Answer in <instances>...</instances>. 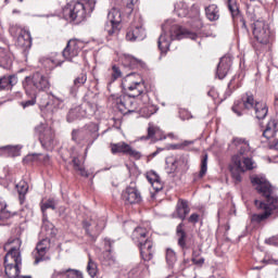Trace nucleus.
<instances>
[{
  "instance_id": "obj_1",
  "label": "nucleus",
  "mask_w": 278,
  "mask_h": 278,
  "mask_svg": "<svg viewBox=\"0 0 278 278\" xmlns=\"http://www.w3.org/2000/svg\"><path fill=\"white\" fill-rule=\"evenodd\" d=\"M252 185L255 186L258 194L265 198V201L255 200V207L263 213L253 214V223H264L268 220L269 216H277L278 214V197L273 195V186L266 178L261 176H254L251 178Z\"/></svg>"
},
{
  "instance_id": "obj_2",
  "label": "nucleus",
  "mask_w": 278,
  "mask_h": 278,
  "mask_svg": "<svg viewBox=\"0 0 278 278\" xmlns=\"http://www.w3.org/2000/svg\"><path fill=\"white\" fill-rule=\"evenodd\" d=\"M134 77L136 74H128L123 81L124 88L132 93L116 99L117 109L122 114H134L140 110L136 97H140L144 92V83L142 80L134 81Z\"/></svg>"
},
{
  "instance_id": "obj_3",
  "label": "nucleus",
  "mask_w": 278,
  "mask_h": 278,
  "mask_svg": "<svg viewBox=\"0 0 278 278\" xmlns=\"http://www.w3.org/2000/svg\"><path fill=\"white\" fill-rule=\"evenodd\" d=\"M163 33L159 37V49L161 53H168V49H170V42L173 40H181L184 38H190L191 40H197L199 36L194 33L187 30L186 28H181L179 25H169L168 22L163 24L162 26Z\"/></svg>"
},
{
  "instance_id": "obj_4",
  "label": "nucleus",
  "mask_w": 278,
  "mask_h": 278,
  "mask_svg": "<svg viewBox=\"0 0 278 278\" xmlns=\"http://www.w3.org/2000/svg\"><path fill=\"white\" fill-rule=\"evenodd\" d=\"M96 5L97 1L94 0L73 1L63 9V15L66 21H72L79 25V23H84L86 18H89L90 14L94 12Z\"/></svg>"
},
{
  "instance_id": "obj_5",
  "label": "nucleus",
  "mask_w": 278,
  "mask_h": 278,
  "mask_svg": "<svg viewBox=\"0 0 278 278\" xmlns=\"http://www.w3.org/2000/svg\"><path fill=\"white\" fill-rule=\"evenodd\" d=\"M15 244L11 247L9 253L4 256V274L8 278H18L21 268H23V258L21 257V239L15 238L9 241L8 244Z\"/></svg>"
},
{
  "instance_id": "obj_6",
  "label": "nucleus",
  "mask_w": 278,
  "mask_h": 278,
  "mask_svg": "<svg viewBox=\"0 0 278 278\" xmlns=\"http://www.w3.org/2000/svg\"><path fill=\"white\" fill-rule=\"evenodd\" d=\"M23 88L26 94H38V92H47L51 88V81L47 75L37 72L25 77Z\"/></svg>"
},
{
  "instance_id": "obj_7",
  "label": "nucleus",
  "mask_w": 278,
  "mask_h": 278,
  "mask_svg": "<svg viewBox=\"0 0 278 278\" xmlns=\"http://www.w3.org/2000/svg\"><path fill=\"white\" fill-rule=\"evenodd\" d=\"M99 138V125L96 123H89L80 130L72 131V140L76 144H87L86 151H88L94 141Z\"/></svg>"
},
{
  "instance_id": "obj_8",
  "label": "nucleus",
  "mask_w": 278,
  "mask_h": 278,
  "mask_svg": "<svg viewBox=\"0 0 278 278\" xmlns=\"http://www.w3.org/2000/svg\"><path fill=\"white\" fill-rule=\"evenodd\" d=\"M253 168H255V162L253 161V159L244 157L242 165V161H240V157L238 155L232 156L230 173L235 181H237L238 184L242 181V173H244L245 170H253Z\"/></svg>"
},
{
  "instance_id": "obj_9",
  "label": "nucleus",
  "mask_w": 278,
  "mask_h": 278,
  "mask_svg": "<svg viewBox=\"0 0 278 278\" xmlns=\"http://www.w3.org/2000/svg\"><path fill=\"white\" fill-rule=\"evenodd\" d=\"M35 132L38 135L43 149H53V144L55 142V130L45 124H39L35 127Z\"/></svg>"
},
{
  "instance_id": "obj_10",
  "label": "nucleus",
  "mask_w": 278,
  "mask_h": 278,
  "mask_svg": "<svg viewBox=\"0 0 278 278\" xmlns=\"http://www.w3.org/2000/svg\"><path fill=\"white\" fill-rule=\"evenodd\" d=\"M252 31L255 40L261 45H268L270 41V28L268 24L262 20H257L252 24Z\"/></svg>"
},
{
  "instance_id": "obj_11",
  "label": "nucleus",
  "mask_w": 278,
  "mask_h": 278,
  "mask_svg": "<svg viewBox=\"0 0 278 278\" xmlns=\"http://www.w3.org/2000/svg\"><path fill=\"white\" fill-rule=\"evenodd\" d=\"M85 43L78 39H71L66 47L64 48L62 55L67 62H73L79 53H81V49H84Z\"/></svg>"
},
{
  "instance_id": "obj_12",
  "label": "nucleus",
  "mask_w": 278,
  "mask_h": 278,
  "mask_svg": "<svg viewBox=\"0 0 278 278\" xmlns=\"http://www.w3.org/2000/svg\"><path fill=\"white\" fill-rule=\"evenodd\" d=\"M60 103H62L61 99L49 93H42L38 101L41 112H50V114L58 110Z\"/></svg>"
},
{
  "instance_id": "obj_13",
  "label": "nucleus",
  "mask_w": 278,
  "mask_h": 278,
  "mask_svg": "<svg viewBox=\"0 0 278 278\" xmlns=\"http://www.w3.org/2000/svg\"><path fill=\"white\" fill-rule=\"evenodd\" d=\"M49 249H51V239L49 238H43L37 243L36 249L33 252L35 264H40V262H47V260H49V256H47Z\"/></svg>"
},
{
  "instance_id": "obj_14",
  "label": "nucleus",
  "mask_w": 278,
  "mask_h": 278,
  "mask_svg": "<svg viewBox=\"0 0 278 278\" xmlns=\"http://www.w3.org/2000/svg\"><path fill=\"white\" fill-rule=\"evenodd\" d=\"M110 149L113 155H116L117 153H123L124 155L135 157V160H140V157H142V154H140L139 151L134 150V148H131V146H129L125 141L118 143H111Z\"/></svg>"
},
{
  "instance_id": "obj_15",
  "label": "nucleus",
  "mask_w": 278,
  "mask_h": 278,
  "mask_svg": "<svg viewBox=\"0 0 278 278\" xmlns=\"http://www.w3.org/2000/svg\"><path fill=\"white\" fill-rule=\"evenodd\" d=\"M255 108V98L253 94L247 92L242 96L241 100H237L232 106V112L237 116H242V110H253Z\"/></svg>"
},
{
  "instance_id": "obj_16",
  "label": "nucleus",
  "mask_w": 278,
  "mask_h": 278,
  "mask_svg": "<svg viewBox=\"0 0 278 278\" xmlns=\"http://www.w3.org/2000/svg\"><path fill=\"white\" fill-rule=\"evenodd\" d=\"M147 38V31L142 24L132 23L126 33V40L129 42H136V40H144Z\"/></svg>"
},
{
  "instance_id": "obj_17",
  "label": "nucleus",
  "mask_w": 278,
  "mask_h": 278,
  "mask_svg": "<svg viewBox=\"0 0 278 278\" xmlns=\"http://www.w3.org/2000/svg\"><path fill=\"white\" fill-rule=\"evenodd\" d=\"M108 21L111 23V29H109V36H114L117 31L121 30V23L123 21L121 11L116 8H113L109 11Z\"/></svg>"
},
{
  "instance_id": "obj_18",
  "label": "nucleus",
  "mask_w": 278,
  "mask_h": 278,
  "mask_svg": "<svg viewBox=\"0 0 278 278\" xmlns=\"http://www.w3.org/2000/svg\"><path fill=\"white\" fill-rule=\"evenodd\" d=\"M15 45L22 50L23 56L27 59L29 49H31V33H29V30L24 31L17 37Z\"/></svg>"
},
{
  "instance_id": "obj_19",
  "label": "nucleus",
  "mask_w": 278,
  "mask_h": 278,
  "mask_svg": "<svg viewBox=\"0 0 278 278\" xmlns=\"http://www.w3.org/2000/svg\"><path fill=\"white\" fill-rule=\"evenodd\" d=\"M123 201L128 205H134L142 201V195L136 187H127L122 193Z\"/></svg>"
},
{
  "instance_id": "obj_20",
  "label": "nucleus",
  "mask_w": 278,
  "mask_h": 278,
  "mask_svg": "<svg viewBox=\"0 0 278 278\" xmlns=\"http://www.w3.org/2000/svg\"><path fill=\"white\" fill-rule=\"evenodd\" d=\"M231 64H233V59L229 55H224L219 60L216 72L218 79H225L227 77V73L231 70Z\"/></svg>"
},
{
  "instance_id": "obj_21",
  "label": "nucleus",
  "mask_w": 278,
  "mask_h": 278,
  "mask_svg": "<svg viewBox=\"0 0 278 278\" xmlns=\"http://www.w3.org/2000/svg\"><path fill=\"white\" fill-rule=\"evenodd\" d=\"M226 5L231 14L232 21L236 23V21H240L242 27L247 28V22L244 21V17L240 14V8L238 7V2L236 0H227Z\"/></svg>"
},
{
  "instance_id": "obj_22",
  "label": "nucleus",
  "mask_w": 278,
  "mask_h": 278,
  "mask_svg": "<svg viewBox=\"0 0 278 278\" xmlns=\"http://www.w3.org/2000/svg\"><path fill=\"white\" fill-rule=\"evenodd\" d=\"M83 227L86 229V232L89 236H99L101 231H103V228L105 227V223L103 222H94V220H85L83 222Z\"/></svg>"
},
{
  "instance_id": "obj_23",
  "label": "nucleus",
  "mask_w": 278,
  "mask_h": 278,
  "mask_svg": "<svg viewBox=\"0 0 278 278\" xmlns=\"http://www.w3.org/2000/svg\"><path fill=\"white\" fill-rule=\"evenodd\" d=\"M139 249L143 262H151V260H153V241H151V239H146L144 243L139 245Z\"/></svg>"
},
{
  "instance_id": "obj_24",
  "label": "nucleus",
  "mask_w": 278,
  "mask_h": 278,
  "mask_svg": "<svg viewBox=\"0 0 278 278\" xmlns=\"http://www.w3.org/2000/svg\"><path fill=\"white\" fill-rule=\"evenodd\" d=\"M0 66L7 71L12 68V54L8 48L0 47Z\"/></svg>"
},
{
  "instance_id": "obj_25",
  "label": "nucleus",
  "mask_w": 278,
  "mask_h": 278,
  "mask_svg": "<svg viewBox=\"0 0 278 278\" xmlns=\"http://www.w3.org/2000/svg\"><path fill=\"white\" fill-rule=\"evenodd\" d=\"M132 240L138 244V247L144 244V240H149V231L146 228L137 227L132 231Z\"/></svg>"
},
{
  "instance_id": "obj_26",
  "label": "nucleus",
  "mask_w": 278,
  "mask_h": 278,
  "mask_svg": "<svg viewBox=\"0 0 278 278\" xmlns=\"http://www.w3.org/2000/svg\"><path fill=\"white\" fill-rule=\"evenodd\" d=\"M80 109V114L83 118H90V116H94V112H97V104L94 102H85L78 106Z\"/></svg>"
},
{
  "instance_id": "obj_27",
  "label": "nucleus",
  "mask_w": 278,
  "mask_h": 278,
  "mask_svg": "<svg viewBox=\"0 0 278 278\" xmlns=\"http://www.w3.org/2000/svg\"><path fill=\"white\" fill-rule=\"evenodd\" d=\"M64 275L66 276V278H84V275L81 274V271L77 269H71V268L62 269L60 271L54 270L51 278H62L64 277Z\"/></svg>"
},
{
  "instance_id": "obj_28",
  "label": "nucleus",
  "mask_w": 278,
  "mask_h": 278,
  "mask_svg": "<svg viewBox=\"0 0 278 278\" xmlns=\"http://www.w3.org/2000/svg\"><path fill=\"white\" fill-rule=\"evenodd\" d=\"M64 275L66 276V278H84V275L81 274V271L77 269H71V268L62 269L60 271L54 270L51 278H62L64 277Z\"/></svg>"
},
{
  "instance_id": "obj_29",
  "label": "nucleus",
  "mask_w": 278,
  "mask_h": 278,
  "mask_svg": "<svg viewBox=\"0 0 278 278\" xmlns=\"http://www.w3.org/2000/svg\"><path fill=\"white\" fill-rule=\"evenodd\" d=\"M177 218L180 220H186L188 214H190V206H188V201L179 199L176 205Z\"/></svg>"
},
{
  "instance_id": "obj_30",
  "label": "nucleus",
  "mask_w": 278,
  "mask_h": 278,
  "mask_svg": "<svg viewBox=\"0 0 278 278\" xmlns=\"http://www.w3.org/2000/svg\"><path fill=\"white\" fill-rule=\"evenodd\" d=\"M232 144L239 149V155H247L251 151V146L244 138L236 137L232 139Z\"/></svg>"
},
{
  "instance_id": "obj_31",
  "label": "nucleus",
  "mask_w": 278,
  "mask_h": 278,
  "mask_svg": "<svg viewBox=\"0 0 278 278\" xmlns=\"http://www.w3.org/2000/svg\"><path fill=\"white\" fill-rule=\"evenodd\" d=\"M18 84V78L15 75L3 76L0 78V90H12Z\"/></svg>"
},
{
  "instance_id": "obj_32",
  "label": "nucleus",
  "mask_w": 278,
  "mask_h": 278,
  "mask_svg": "<svg viewBox=\"0 0 278 278\" xmlns=\"http://www.w3.org/2000/svg\"><path fill=\"white\" fill-rule=\"evenodd\" d=\"M41 233L48 239L54 238V236H55V228H54L53 224H51V222L47 220V215H43Z\"/></svg>"
},
{
  "instance_id": "obj_33",
  "label": "nucleus",
  "mask_w": 278,
  "mask_h": 278,
  "mask_svg": "<svg viewBox=\"0 0 278 278\" xmlns=\"http://www.w3.org/2000/svg\"><path fill=\"white\" fill-rule=\"evenodd\" d=\"M205 15H206V18L212 23L214 21H218V18H220V10L218 9V5L210 4L208 7H206Z\"/></svg>"
},
{
  "instance_id": "obj_34",
  "label": "nucleus",
  "mask_w": 278,
  "mask_h": 278,
  "mask_svg": "<svg viewBox=\"0 0 278 278\" xmlns=\"http://www.w3.org/2000/svg\"><path fill=\"white\" fill-rule=\"evenodd\" d=\"M277 134V121L270 119L265 130L263 131V138H266V140H270V138H275Z\"/></svg>"
},
{
  "instance_id": "obj_35",
  "label": "nucleus",
  "mask_w": 278,
  "mask_h": 278,
  "mask_svg": "<svg viewBox=\"0 0 278 278\" xmlns=\"http://www.w3.org/2000/svg\"><path fill=\"white\" fill-rule=\"evenodd\" d=\"M72 164H73L74 170L79 173L81 177H89V174L86 170V167L84 166V160L79 159V156H74L72 160Z\"/></svg>"
},
{
  "instance_id": "obj_36",
  "label": "nucleus",
  "mask_w": 278,
  "mask_h": 278,
  "mask_svg": "<svg viewBox=\"0 0 278 278\" xmlns=\"http://www.w3.org/2000/svg\"><path fill=\"white\" fill-rule=\"evenodd\" d=\"M255 116L258 121L266 118L268 115V106L263 102H255L254 104Z\"/></svg>"
},
{
  "instance_id": "obj_37",
  "label": "nucleus",
  "mask_w": 278,
  "mask_h": 278,
  "mask_svg": "<svg viewBox=\"0 0 278 278\" xmlns=\"http://www.w3.org/2000/svg\"><path fill=\"white\" fill-rule=\"evenodd\" d=\"M176 236L178 238V247L180 249H186V238H188V235L186 233V230L184 229V223H180L177 226Z\"/></svg>"
},
{
  "instance_id": "obj_38",
  "label": "nucleus",
  "mask_w": 278,
  "mask_h": 278,
  "mask_svg": "<svg viewBox=\"0 0 278 278\" xmlns=\"http://www.w3.org/2000/svg\"><path fill=\"white\" fill-rule=\"evenodd\" d=\"M174 12L180 18H186V16L190 14V8H188V4L186 2L180 1L175 4Z\"/></svg>"
},
{
  "instance_id": "obj_39",
  "label": "nucleus",
  "mask_w": 278,
  "mask_h": 278,
  "mask_svg": "<svg viewBox=\"0 0 278 278\" xmlns=\"http://www.w3.org/2000/svg\"><path fill=\"white\" fill-rule=\"evenodd\" d=\"M16 190L18 192L20 203H25V194H27V191L29 190V185H27L25 180H22L16 185Z\"/></svg>"
},
{
  "instance_id": "obj_40",
  "label": "nucleus",
  "mask_w": 278,
  "mask_h": 278,
  "mask_svg": "<svg viewBox=\"0 0 278 278\" xmlns=\"http://www.w3.org/2000/svg\"><path fill=\"white\" fill-rule=\"evenodd\" d=\"M86 81H88V76L85 73H81L74 79V88L71 90V94H75V92H77V88H81Z\"/></svg>"
},
{
  "instance_id": "obj_41",
  "label": "nucleus",
  "mask_w": 278,
  "mask_h": 278,
  "mask_svg": "<svg viewBox=\"0 0 278 278\" xmlns=\"http://www.w3.org/2000/svg\"><path fill=\"white\" fill-rule=\"evenodd\" d=\"M160 134H162V130L160 129V127H157L153 124H149L148 136L141 137V140H149L151 138H157L156 136H160Z\"/></svg>"
},
{
  "instance_id": "obj_42",
  "label": "nucleus",
  "mask_w": 278,
  "mask_h": 278,
  "mask_svg": "<svg viewBox=\"0 0 278 278\" xmlns=\"http://www.w3.org/2000/svg\"><path fill=\"white\" fill-rule=\"evenodd\" d=\"M1 151H3L4 155L16 157L17 155H20L21 148L18 146H7V147H2Z\"/></svg>"
},
{
  "instance_id": "obj_43",
  "label": "nucleus",
  "mask_w": 278,
  "mask_h": 278,
  "mask_svg": "<svg viewBox=\"0 0 278 278\" xmlns=\"http://www.w3.org/2000/svg\"><path fill=\"white\" fill-rule=\"evenodd\" d=\"M144 273H149V265L144 264V263H139L137 264L131 270H130V275H144Z\"/></svg>"
},
{
  "instance_id": "obj_44",
  "label": "nucleus",
  "mask_w": 278,
  "mask_h": 278,
  "mask_svg": "<svg viewBox=\"0 0 278 278\" xmlns=\"http://www.w3.org/2000/svg\"><path fill=\"white\" fill-rule=\"evenodd\" d=\"M79 114H81V109L79 106L71 109L67 114V123H73V121H77V118H84Z\"/></svg>"
},
{
  "instance_id": "obj_45",
  "label": "nucleus",
  "mask_w": 278,
  "mask_h": 278,
  "mask_svg": "<svg viewBox=\"0 0 278 278\" xmlns=\"http://www.w3.org/2000/svg\"><path fill=\"white\" fill-rule=\"evenodd\" d=\"M166 166L168 168L167 173L170 175L175 173V170H177L179 166V161H177V159H174V157H168L166 160Z\"/></svg>"
},
{
  "instance_id": "obj_46",
  "label": "nucleus",
  "mask_w": 278,
  "mask_h": 278,
  "mask_svg": "<svg viewBox=\"0 0 278 278\" xmlns=\"http://www.w3.org/2000/svg\"><path fill=\"white\" fill-rule=\"evenodd\" d=\"M62 60L55 58V59H46L43 61V66H46V68H49V71H51L52 68H55V66H61L62 64Z\"/></svg>"
},
{
  "instance_id": "obj_47",
  "label": "nucleus",
  "mask_w": 278,
  "mask_h": 278,
  "mask_svg": "<svg viewBox=\"0 0 278 278\" xmlns=\"http://www.w3.org/2000/svg\"><path fill=\"white\" fill-rule=\"evenodd\" d=\"M87 273L91 278L97 277V273H99L97 263L94 261H92V258H89V261H88Z\"/></svg>"
},
{
  "instance_id": "obj_48",
  "label": "nucleus",
  "mask_w": 278,
  "mask_h": 278,
  "mask_svg": "<svg viewBox=\"0 0 278 278\" xmlns=\"http://www.w3.org/2000/svg\"><path fill=\"white\" fill-rule=\"evenodd\" d=\"M9 31L11 34V36H13V38H18V36H22L23 33L27 31V29L16 25V24H12L9 28Z\"/></svg>"
},
{
  "instance_id": "obj_49",
  "label": "nucleus",
  "mask_w": 278,
  "mask_h": 278,
  "mask_svg": "<svg viewBox=\"0 0 278 278\" xmlns=\"http://www.w3.org/2000/svg\"><path fill=\"white\" fill-rule=\"evenodd\" d=\"M166 262L168 266H175V262H177V254L173 249L166 250Z\"/></svg>"
},
{
  "instance_id": "obj_50",
  "label": "nucleus",
  "mask_w": 278,
  "mask_h": 278,
  "mask_svg": "<svg viewBox=\"0 0 278 278\" xmlns=\"http://www.w3.org/2000/svg\"><path fill=\"white\" fill-rule=\"evenodd\" d=\"M121 77H123V72H121V67L113 65L110 84H114V81H116V79H121Z\"/></svg>"
},
{
  "instance_id": "obj_51",
  "label": "nucleus",
  "mask_w": 278,
  "mask_h": 278,
  "mask_svg": "<svg viewBox=\"0 0 278 278\" xmlns=\"http://www.w3.org/2000/svg\"><path fill=\"white\" fill-rule=\"evenodd\" d=\"M207 174V154H204L201 160L199 177L203 178Z\"/></svg>"
},
{
  "instance_id": "obj_52",
  "label": "nucleus",
  "mask_w": 278,
  "mask_h": 278,
  "mask_svg": "<svg viewBox=\"0 0 278 278\" xmlns=\"http://www.w3.org/2000/svg\"><path fill=\"white\" fill-rule=\"evenodd\" d=\"M187 16H189V18H199V16H201V8L199 7V4H193L189 9V13Z\"/></svg>"
},
{
  "instance_id": "obj_53",
  "label": "nucleus",
  "mask_w": 278,
  "mask_h": 278,
  "mask_svg": "<svg viewBox=\"0 0 278 278\" xmlns=\"http://www.w3.org/2000/svg\"><path fill=\"white\" fill-rule=\"evenodd\" d=\"M47 210H55V201L54 200H48V201L41 203V212H42L43 216H47L45 214V212H47Z\"/></svg>"
},
{
  "instance_id": "obj_54",
  "label": "nucleus",
  "mask_w": 278,
  "mask_h": 278,
  "mask_svg": "<svg viewBox=\"0 0 278 278\" xmlns=\"http://www.w3.org/2000/svg\"><path fill=\"white\" fill-rule=\"evenodd\" d=\"M146 177H147L149 184H154V181L160 180V175H157V173H155L154 170L148 172Z\"/></svg>"
},
{
  "instance_id": "obj_55",
  "label": "nucleus",
  "mask_w": 278,
  "mask_h": 278,
  "mask_svg": "<svg viewBox=\"0 0 278 278\" xmlns=\"http://www.w3.org/2000/svg\"><path fill=\"white\" fill-rule=\"evenodd\" d=\"M27 97H30V100L22 102L23 108H29L31 105H36V98L38 97V93L27 94Z\"/></svg>"
},
{
  "instance_id": "obj_56",
  "label": "nucleus",
  "mask_w": 278,
  "mask_h": 278,
  "mask_svg": "<svg viewBox=\"0 0 278 278\" xmlns=\"http://www.w3.org/2000/svg\"><path fill=\"white\" fill-rule=\"evenodd\" d=\"M190 144H194V141L186 140V141H184L182 143H178V144L174 146V149L184 150V149H186L187 147H190Z\"/></svg>"
},
{
  "instance_id": "obj_57",
  "label": "nucleus",
  "mask_w": 278,
  "mask_h": 278,
  "mask_svg": "<svg viewBox=\"0 0 278 278\" xmlns=\"http://www.w3.org/2000/svg\"><path fill=\"white\" fill-rule=\"evenodd\" d=\"M153 190H155V192H160V190H163L164 185H162V180L159 178V180L154 181L151 184Z\"/></svg>"
},
{
  "instance_id": "obj_58",
  "label": "nucleus",
  "mask_w": 278,
  "mask_h": 278,
  "mask_svg": "<svg viewBox=\"0 0 278 278\" xmlns=\"http://www.w3.org/2000/svg\"><path fill=\"white\" fill-rule=\"evenodd\" d=\"M180 118L182 121H190L192 118V114L186 110L180 111Z\"/></svg>"
},
{
  "instance_id": "obj_59",
  "label": "nucleus",
  "mask_w": 278,
  "mask_h": 278,
  "mask_svg": "<svg viewBox=\"0 0 278 278\" xmlns=\"http://www.w3.org/2000/svg\"><path fill=\"white\" fill-rule=\"evenodd\" d=\"M266 244H270L271 247H278V237H271L265 240Z\"/></svg>"
},
{
  "instance_id": "obj_60",
  "label": "nucleus",
  "mask_w": 278,
  "mask_h": 278,
  "mask_svg": "<svg viewBox=\"0 0 278 278\" xmlns=\"http://www.w3.org/2000/svg\"><path fill=\"white\" fill-rule=\"evenodd\" d=\"M188 222L192 223L193 225H197V223H199V214H191L190 217L188 218Z\"/></svg>"
},
{
  "instance_id": "obj_61",
  "label": "nucleus",
  "mask_w": 278,
  "mask_h": 278,
  "mask_svg": "<svg viewBox=\"0 0 278 278\" xmlns=\"http://www.w3.org/2000/svg\"><path fill=\"white\" fill-rule=\"evenodd\" d=\"M191 262L195 264V266H202L203 264H205V258L204 257L191 258Z\"/></svg>"
},
{
  "instance_id": "obj_62",
  "label": "nucleus",
  "mask_w": 278,
  "mask_h": 278,
  "mask_svg": "<svg viewBox=\"0 0 278 278\" xmlns=\"http://www.w3.org/2000/svg\"><path fill=\"white\" fill-rule=\"evenodd\" d=\"M136 3V0H128L126 8L129 10V12H134V4Z\"/></svg>"
},
{
  "instance_id": "obj_63",
  "label": "nucleus",
  "mask_w": 278,
  "mask_h": 278,
  "mask_svg": "<svg viewBox=\"0 0 278 278\" xmlns=\"http://www.w3.org/2000/svg\"><path fill=\"white\" fill-rule=\"evenodd\" d=\"M199 257H201V249H199V250H193V251H192V257H191V260H197V258H199Z\"/></svg>"
},
{
  "instance_id": "obj_64",
  "label": "nucleus",
  "mask_w": 278,
  "mask_h": 278,
  "mask_svg": "<svg viewBox=\"0 0 278 278\" xmlns=\"http://www.w3.org/2000/svg\"><path fill=\"white\" fill-rule=\"evenodd\" d=\"M160 151H163V149H157L155 152H153L152 154H150L151 157H155L157 155V153H160Z\"/></svg>"
}]
</instances>
